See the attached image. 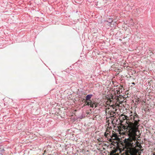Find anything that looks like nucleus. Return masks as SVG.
I'll return each mask as SVG.
<instances>
[{
	"mask_svg": "<svg viewBox=\"0 0 155 155\" xmlns=\"http://www.w3.org/2000/svg\"><path fill=\"white\" fill-rule=\"evenodd\" d=\"M92 96V94H88L87 95L86 97L85 100L86 101H91V99Z\"/></svg>",
	"mask_w": 155,
	"mask_h": 155,
	"instance_id": "7",
	"label": "nucleus"
},
{
	"mask_svg": "<svg viewBox=\"0 0 155 155\" xmlns=\"http://www.w3.org/2000/svg\"><path fill=\"white\" fill-rule=\"evenodd\" d=\"M87 101H86L85 102V103H87L86 104V105H87L88 106L89 105H91V103H91V101H90V102H87Z\"/></svg>",
	"mask_w": 155,
	"mask_h": 155,
	"instance_id": "11",
	"label": "nucleus"
},
{
	"mask_svg": "<svg viewBox=\"0 0 155 155\" xmlns=\"http://www.w3.org/2000/svg\"><path fill=\"white\" fill-rule=\"evenodd\" d=\"M153 54V52H152V51H150L149 52V54L150 56H151V55H152Z\"/></svg>",
	"mask_w": 155,
	"mask_h": 155,
	"instance_id": "15",
	"label": "nucleus"
},
{
	"mask_svg": "<svg viewBox=\"0 0 155 155\" xmlns=\"http://www.w3.org/2000/svg\"><path fill=\"white\" fill-rule=\"evenodd\" d=\"M137 132H136V135L134 136V138L131 137L128 134H126L128 138L124 139V144L123 145V150L125 151L126 155H134L135 153V147L136 146L141 147L140 144L137 141L140 135V133L137 135Z\"/></svg>",
	"mask_w": 155,
	"mask_h": 155,
	"instance_id": "1",
	"label": "nucleus"
},
{
	"mask_svg": "<svg viewBox=\"0 0 155 155\" xmlns=\"http://www.w3.org/2000/svg\"><path fill=\"white\" fill-rule=\"evenodd\" d=\"M118 101H119V102H122V101H120V100H119V98H118Z\"/></svg>",
	"mask_w": 155,
	"mask_h": 155,
	"instance_id": "16",
	"label": "nucleus"
},
{
	"mask_svg": "<svg viewBox=\"0 0 155 155\" xmlns=\"http://www.w3.org/2000/svg\"><path fill=\"white\" fill-rule=\"evenodd\" d=\"M111 101L110 100V102H111Z\"/></svg>",
	"mask_w": 155,
	"mask_h": 155,
	"instance_id": "21",
	"label": "nucleus"
},
{
	"mask_svg": "<svg viewBox=\"0 0 155 155\" xmlns=\"http://www.w3.org/2000/svg\"><path fill=\"white\" fill-rule=\"evenodd\" d=\"M91 103V105H90V107H94V104H93V102L92 101H91V103Z\"/></svg>",
	"mask_w": 155,
	"mask_h": 155,
	"instance_id": "13",
	"label": "nucleus"
},
{
	"mask_svg": "<svg viewBox=\"0 0 155 155\" xmlns=\"http://www.w3.org/2000/svg\"><path fill=\"white\" fill-rule=\"evenodd\" d=\"M132 84H134V85L135 84V83H134V82L132 83Z\"/></svg>",
	"mask_w": 155,
	"mask_h": 155,
	"instance_id": "18",
	"label": "nucleus"
},
{
	"mask_svg": "<svg viewBox=\"0 0 155 155\" xmlns=\"http://www.w3.org/2000/svg\"><path fill=\"white\" fill-rule=\"evenodd\" d=\"M122 87H123L122 86L120 85L119 87V88H118V89L120 90L121 91V90H122Z\"/></svg>",
	"mask_w": 155,
	"mask_h": 155,
	"instance_id": "14",
	"label": "nucleus"
},
{
	"mask_svg": "<svg viewBox=\"0 0 155 155\" xmlns=\"http://www.w3.org/2000/svg\"><path fill=\"white\" fill-rule=\"evenodd\" d=\"M116 92L117 93V94H119L120 93L122 92V90L121 91L120 90L118 89L116 91H115V92Z\"/></svg>",
	"mask_w": 155,
	"mask_h": 155,
	"instance_id": "9",
	"label": "nucleus"
},
{
	"mask_svg": "<svg viewBox=\"0 0 155 155\" xmlns=\"http://www.w3.org/2000/svg\"><path fill=\"white\" fill-rule=\"evenodd\" d=\"M109 130L110 128L107 127L106 131L104 133V136L106 138H107L108 140L111 142L112 141V139L109 138V137L111 136V133Z\"/></svg>",
	"mask_w": 155,
	"mask_h": 155,
	"instance_id": "4",
	"label": "nucleus"
},
{
	"mask_svg": "<svg viewBox=\"0 0 155 155\" xmlns=\"http://www.w3.org/2000/svg\"><path fill=\"white\" fill-rule=\"evenodd\" d=\"M128 121H126L127 126L125 133L128 134L131 137L134 138V136L136 135V132H140L138 127L140 120L138 116L136 113H134L133 115H131L129 117H128Z\"/></svg>",
	"mask_w": 155,
	"mask_h": 155,
	"instance_id": "2",
	"label": "nucleus"
},
{
	"mask_svg": "<svg viewBox=\"0 0 155 155\" xmlns=\"http://www.w3.org/2000/svg\"><path fill=\"white\" fill-rule=\"evenodd\" d=\"M128 118V117L127 116L124 115H122L120 118L121 122L122 123L123 120H126L127 121Z\"/></svg>",
	"mask_w": 155,
	"mask_h": 155,
	"instance_id": "5",
	"label": "nucleus"
},
{
	"mask_svg": "<svg viewBox=\"0 0 155 155\" xmlns=\"http://www.w3.org/2000/svg\"><path fill=\"white\" fill-rule=\"evenodd\" d=\"M138 10H139L138 9H136V11L138 12Z\"/></svg>",
	"mask_w": 155,
	"mask_h": 155,
	"instance_id": "17",
	"label": "nucleus"
},
{
	"mask_svg": "<svg viewBox=\"0 0 155 155\" xmlns=\"http://www.w3.org/2000/svg\"><path fill=\"white\" fill-rule=\"evenodd\" d=\"M153 155H155V154L154 153L153 154Z\"/></svg>",
	"mask_w": 155,
	"mask_h": 155,
	"instance_id": "20",
	"label": "nucleus"
},
{
	"mask_svg": "<svg viewBox=\"0 0 155 155\" xmlns=\"http://www.w3.org/2000/svg\"><path fill=\"white\" fill-rule=\"evenodd\" d=\"M113 21V20L112 19L111 21V22H112Z\"/></svg>",
	"mask_w": 155,
	"mask_h": 155,
	"instance_id": "19",
	"label": "nucleus"
},
{
	"mask_svg": "<svg viewBox=\"0 0 155 155\" xmlns=\"http://www.w3.org/2000/svg\"><path fill=\"white\" fill-rule=\"evenodd\" d=\"M110 137L112 138H114V139H115L117 137V135L116 133H115L114 131H113L111 133V136Z\"/></svg>",
	"mask_w": 155,
	"mask_h": 155,
	"instance_id": "6",
	"label": "nucleus"
},
{
	"mask_svg": "<svg viewBox=\"0 0 155 155\" xmlns=\"http://www.w3.org/2000/svg\"><path fill=\"white\" fill-rule=\"evenodd\" d=\"M93 104H94V106L95 107V108L96 107L98 104L96 102L94 101L93 102Z\"/></svg>",
	"mask_w": 155,
	"mask_h": 155,
	"instance_id": "10",
	"label": "nucleus"
},
{
	"mask_svg": "<svg viewBox=\"0 0 155 155\" xmlns=\"http://www.w3.org/2000/svg\"><path fill=\"white\" fill-rule=\"evenodd\" d=\"M116 151L115 150L112 151L110 153V155H119L116 153Z\"/></svg>",
	"mask_w": 155,
	"mask_h": 155,
	"instance_id": "8",
	"label": "nucleus"
},
{
	"mask_svg": "<svg viewBox=\"0 0 155 155\" xmlns=\"http://www.w3.org/2000/svg\"><path fill=\"white\" fill-rule=\"evenodd\" d=\"M110 107H111V109L109 107L106 108V113L107 115L110 116V117H114L116 114L115 112L116 110L112 108L111 106Z\"/></svg>",
	"mask_w": 155,
	"mask_h": 155,
	"instance_id": "3",
	"label": "nucleus"
},
{
	"mask_svg": "<svg viewBox=\"0 0 155 155\" xmlns=\"http://www.w3.org/2000/svg\"><path fill=\"white\" fill-rule=\"evenodd\" d=\"M4 150L2 147H0V152H2Z\"/></svg>",
	"mask_w": 155,
	"mask_h": 155,
	"instance_id": "12",
	"label": "nucleus"
}]
</instances>
